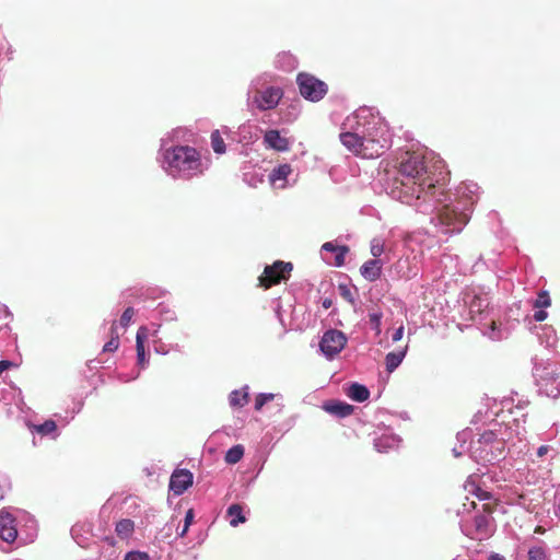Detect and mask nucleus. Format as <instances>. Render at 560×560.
Returning a JSON list of instances; mask_svg holds the SVG:
<instances>
[{
    "label": "nucleus",
    "mask_w": 560,
    "mask_h": 560,
    "mask_svg": "<svg viewBox=\"0 0 560 560\" xmlns=\"http://www.w3.org/2000/svg\"><path fill=\"white\" fill-rule=\"evenodd\" d=\"M443 170L442 161H428L420 152L406 151L399 158L390 192L407 205L421 199L442 202L441 196H445Z\"/></svg>",
    "instance_id": "f257e3e1"
},
{
    "label": "nucleus",
    "mask_w": 560,
    "mask_h": 560,
    "mask_svg": "<svg viewBox=\"0 0 560 560\" xmlns=\"http://www.w3.org/2000/svg\"><path fill=\"white\" fill-rule=\"evenodd\" d=\"M165 161L171 173L183 174L187 178L203 173L200 153L195 148L188 145H177L167 149Z\"/></svg>",
    "instance_id": "f03ea898"
},
{
    "label": "nucleus",
    "mask_w": 560,
    "mask_h": 560,
    "mask_svg": "<svg viewBox=\"0 0 560 560\" xmlns=\"http://www.w3.org/2000/svg\"><path fill=\"white\" fill-rule=\"evenodd\" d=\"M472 202L468 200H456L443 205L439 210L438 219L441 225L445 226V233L462 231L470 218Z\"/></svg>",
    "instance_id": "7ed1b4c3"
},
{
    "label": "nucleus",
    "mask_w": 560,
    "mask_h": 560,
    "mask_svg": "<svg viewBox=\"0 0 560 560\" xmlns=\"http://www.w3.org/2000/svg\"><path fill=\"white\" fill-rule=\"evenodd\" d=\"M362 136L365 140V159H375L381 156L390 144L388 127L380 119L365 128Z\"/></svg>",
    "instance_id": "20e7f679"
},
{
    "label": "nucleus",
    "mask_w": 560,
    "mask_h": 560,
    "mask_svg": "<svg viewBox=\"0 0 560 560\" xmlns=\"http://www.w3.org/2000/svg\"><path fill=\"white\" fill-rule=\"evenodd\" d=\"M292 270L293 265L291 262L276 260L272 265L265 267L262 275L258 278V285L265 290L270 289L282 281H287Z\"/></svg>",
    "instance_id": "39448f33"
},
{
    "label": "nucleus",
    "mask_w": 560,
    "mask_h": 560,
    "mask_svg": "<svg viewBox=\"0 0 560 560\" xmlns=\"http://www.w3.org/2000/svg\"><path fill=\"white\" fill-rule=\"evenodd\" d=\"M296 82L301 95L311 102H318L327 94V84L310 73H299Z\"/></svg>",
    "instance_id": "423d86ee"
},
{
    "label": "nucleus",
    "mask_w": 560,
    "mask_h": 560,
    "mask_svg": "<svg viewBox=\"0 0 560 560\" xmlns=\"http://www.w3.org/2000/svg\"><path fill=\"white\" fill-rule=\"evenodd\" d=\"M347 345L346 335L337 329H329L324 332L319 342L322 352L328 358L332 359L337 355Z\"/></svg>",
    "instance_id": "0eeeda50"
},
{
    "label": "nucleus",
    "mask_w": 560,
    "mask_h": 560,
    "mask_svg": "<svg viewBox=\"0 0 560 560\" xmlns=\"http://www.w3.org/2000/svg\"><path fill=\"white\" fill-rule=\"evenodd\" d=\"M282 97L280 88L270 86L264 91H257L254 96V103L260 110H268L275 108Z\"/></svg>",
    "instance_id": "6e6552de"
},
{
    "label": "nucleus",
    "mask_w": 560,
    "mask_h": 560,
    "mask_svg": "<svg viewBox=\"0 0 560 560\" xmlns=\"http://www.w3.org/2000/svg\"><path fill=\"white\" fill-rule=\"evenodd\" d=\"M194 476L188 469H175L170 479V490L175 495L183 494L191 485Z\"/></svg>",
    "instance_id": "1a4fd4ad"
},
{
    "label": "nucleus",
    "mask_w": 560,
    "mask_h": 560,
    "mask_svg": "<svg viewBox=\"0 0 560 560\" xmlns=\"http://www.w3.org/2000/svg\"><path fill=\"white\" fill-rule=\"evenodd\" d=\"M14 517L7 511L0 512V538L7 542H13L18 537Z\"/></svg>",
    "instance_id": "9d476101"
},
{
    "label": "nucleus",
    "mask_w": 560,
    "mask_h": 560,
    "mask_svg": "<svg viewBox=\"0 0 560 560\" xmlns=\"http://www.w3.org/2000/svg\"><path fill=\"white\" fill-rule=\"evenodd\" d=\"M340 140L342 144L355 155L365 158V140L362 135H359L358 132H343L340 135Z\"/></svg>",
    "instance_id": "9b49d317"
},
{
    "label": "nucleus",
    "mask_w": 560,
    "mask_h": 560,
    "mask_svg": "<svg viewBox=\"0 0 560 560\" xmlns=\"http://www.w3.org/2000/svg\"><path fill=\"white\" fill-rule=\"evenodd\" d=\"M492 517L489 515H476L474 518V533L470 538L485 539L492 535Z\"/></svg>",
    "instance_id": "f8f14e48"
},
{
    "label": "nucleus",
    "mask_w": 560,
    "mask_h": 560,
    "mask_svg": "<svg viewBox=\"0 0 560 560\" xmlns=\"http://www.w3.org/2000/svg\"><path fill=\"white\" fill-rule=\"evenodd\" d=\"M383 265L382 259H370L361 266L360 272L364 279L373 282L381 277Z\"/></svg>",
    "instance_id": "ddd939ff"
},
{
    "label": "nucleus",
    "mask_w": 560,
    "mask_h": 560,
    "mask_svg": "<svg viewBox=\"0 0 560 560\" xmlns=\"http://www.w3.org/2000/svg\"><path fill=\"white\" fill-rule=\"evenodd\" d=\"M265 143L277 151H287L289 142L285 138L280 136L278 130H268L264 136Z\"/></svg>",
    "instance_id": "4468645a"
},
{
    "label": "nucleus",
    "mask_w": 560,
    "mask_h": 560,
    "mask_svg": "<svg viewBox=\"0 0 560 560\" xmlns=\"http://www.w3.org/2000/svg\"><path fill=\"white\" fill-rule=\"evenodd\" d=\"M323 408L327 412L340 418L348 417L353 412V406L342 401H329Z\"/></svg>",
    "instance_id": "2eb2a0df"
},
{
    "label": "nucleus",
    "mask_w": 560,
    "mask_h": 560,
    "mask_svg": "<svg viewBox=\"0 0 560 560\" xmlns=\"http://www.w3.org/2000/svg\"><path fill=\"white\" fill-rule=\"evenodd\" d=\"M147 338V329L144 327H140L137 331L136 336V349H137V359L138 363L141 366L148 362L145 350H144V339Z\"/></svg>",
    "instance_id": "dca6fc26"
},
{
    "label": "nucleus",
    "mask_w": 560,
    "mask_h": 560,
    "mask_svg": "<svg viewBox=\"0 0 560 560\" xmlns=\"http://www.w3.org/2000/svg\"><path fill=\"white\" fill-rule=\"evenodd\" d=\"M479 443L485 446H494L499 451V455L504 452V442L499 440L493 431H485L479 438Z\"/></svg>",
    "instance_id": "f3484780"
},
{
    "label": "nucleus",
    "mask_w": 560,
    "mask_h": 560,
    "mask_svg": "<svg viewBox=\"0 0 560 560\" xmlns=\"http://www.w3.org/2000/svg\"><path fill=\"white\" fill-rule=\"evenodd\" d=\"M537 375L542 381L558 382L560 385V368L549 364L542 369L536 368Z\"/></svg>",
    "instance_id": "a211bd4d"
},
{
    "label": "nucleus",
    "mask_w": 560,
    "mask_h": 560,
    "mask_svg": "<svg viewBox=\"0 0 560 560\" xmlns=\"http://www.w3.org/2000/svg\"><path fill=\"white\" fill-rule=\"evenodd\" d=\"M406 350H407V346L402 350L393 351V352L387 353V355L385 358V363H386V370L389 373H392L395 369H397L399 366V364L401 363V361L404 360V358L406 355Z\"/></svg>",
    "instance_id": "6ab92c4d"
},
{
    "label": "nucleus",
    "mask_w": 560,
    "mask_h": 560,
    "mask_svg": "<svg viewBox=\"0 0 560 560\" xmlns=\"http://www.w3.org/2000/svg\"><path fill=\"white\" fill-rule=\"evenodd\" d=\"M348 396L354 401L363 402L369 399L370 392L366 386L353 383L348 390Z\"/></svg>",
    "instance_id": "aec40b11"
},
{
    "label": "nucleus",
    "mask_w": 560,
    "mask_h": 560,
    "mask_svg": "<svg viewBox=\"0 0 560 560\" xmlns=\"http://www.w3.org/2000/svg\"><path fill=\"white\" fill-rule=\"evenodd\" d=\"M115 532L121 539L129 538L135 532V523L129 518H122L116 523Z\"/></svg>",
    "instance_id": "412c9836"
},
{
    "label": "nucleus",
    "mask_w": 560,
    "mask_h": 560,
    "mask_svg": "<svg viewBox=\"0 0 560 560\" xmlns=\"http://www.w3.org/2000/svg\"><path fill=\"white\" fill-rule=\"evenodd\" d=\"M30 429L32 432H36L42 435H48L57 431V424L54 420H46L42 424H31Z\"/></svg>",
    "instance_id": "4be33fe9"
},
{
    "label": "nucleus",
    "mask_w": 560,
    "mask_h": 560,
    "mask_svg": "<svg viewBox=\"0 0 560 560\" xmlns=\"http://www.w3.org/2000/svg\"><path fill=\"white\" fill-rule=\"evenodd\" d=\"M228 515L231 517L230 524L231 526H237L240 523L245 522V516L243 514V509L240 504H232L228 509Z\"/></svg>",
    "instance_id": "5701e85b"
},
{
    "label": "nucleus",
    "mask_w": 560,
    "mask_h": 560,
    "mask_svg": "<svg viewBox=\"0 0 560 560\" xmlns=\"http://www.w3.org/2000/svg\"><path fill=\"white\" fill-rule=\"evenodd\" d=\"M292 168L289 164H281L278 167L273 168L271 174L269 175L270 182L276 183L277 180H285L287 177L291 174Z\"/></svg>",
    "instance_id": "b1692460"
},
{
    "label": "nucleus",
    "mask_w": 560,
    "mask_h": 560,
    "mask_svg": "<svg viewBox=\"0 0 560 560\" xmlns=\"http://www.w3.org/2000/svg\"><path fill=\"white\" fill-rule=\"evenodd\" d=\"M119 347V335L117 331V323L114 322L110 327V340L103 347L104 352H113Z\"/></svg>",
    "instance_id": "393cba45"
},
{
    "label": "nucleus",
    "mask_w": 560,
    "mask_h": 560,
    "mask_svg": "<svg viewBox=\"0 0 560 560\" xmlns=\"http://www.w3.org/2000/svg\"><path fill=\"white\" fill-rule=\"evenodd\" d=\"M244 456V447L241 444L232 446L225 454V462L228 464L234 465L238 463Z\"/></svg>",
    "instance_id": "a878e982"
},
{
    "label": "nucleus",
    "mask_w": 560,
    "mask_h": 560,
    "mask_svg": "<svg viewBox=\"0 0 560 560\" xmlns=\"http://www.w3.org/2000/svg\"><path fill=\"white\" fill-rule=\"evenodd\" d=\"M248 402V393L234 390L230 395V405L233 407H243Z\"/></svg>",
    "instance_id": "bb28decb"
},
{
    "label": "nucleus",
    "mask_w": 560,
    "mask_h": 560,
    "mask_svg": "<svg viewBox=\"0 0 560 560\" xmlns=\"http://www.w3.org/2000/svg\"><path fill=\"white\" fill-rule=\"evenodd\" d=\"M211 147H212L213 151L218 154H222L225 152V143H224V140L222 139L219 130H214L211 133Z\"/></svg>",
    "instance_id": "cd10ccee"
},
{
    "label": "nucleus",
    "mask_w": 560,
    "mask_h": 560,
    "mask_svg": "<svg viewBox=\"0 0 560 560\" xmlns=\"http://www.w3.org/2000/svg\"><path fill=\"white\" fill-rule=\"evenodd\" d=\"M527 560H548L546 548L542 546H534L529 548Z\"/></svg>",
    "instance_id": "c85d7f7f"
},
{
    "label": "nucleus",
    "mask_w": 560,
    "mask_h": 560,
    "mask_svg": "<svg viewBox=\"0 0 560 560\" xmlns=\"http://www.w3.org/2000/svg\"><path fill=\"white\" fill-rule=\"evenodd\" d=\"M551 305V300L547 291H540L537 299L534 302V307L546 308Z\"/></svg>",
    "instance_id": "c756f323"
},
{
    "label": "nucleus",
    "mask_w": 560,
    "mask_h": 560,
    "mask_svg": "<svg viewBox=\"0 0 560 560\" xmlns=\"http://www.w3.org/2000/svg\"><path fill=\"white\" fill-rule=\"evenodd\" d=\"M370 252L373 259H380L378 257L384 253V242L381 238H373L371 241Z\"/></svg>",
    "instance_id": "7c9ffc66"
},
{
    "label": "nucleus",
    "mask_w": 560,
    "mask_h": 560,
    "mask_svg": "<svg viewBox=\"0 0 560 560\" xmlns=\"http://www.w3.org/2000/svg\"><path fill=\"white\" fill-rule=\"evenodd\" d=\"M273 394H259L255 400V409L260 410L267 402L273 400Z\"/></svg>",
    "instance_id": "2f4dec72"
},
{
    "label": "nucleus",
    "mask_w": 560,
    "mask_h": 560,
    "mask_svg": "<svg viewBox=\"0 0 560 560\" xmlns=\"http://www.w3.org/2000/svg\"><path fill=\"white\" fill-rule=\"evenodd\" d=\"M479 485L476 481L475 476H469L464 483V489L467 493L475 494L478 491Z\"/></svg>",
    "instance_id": "473e14b6"
},
{
    "label": "nucleus",
    "mask_w": 560,
    "mask_h": 560,
    "mask_svg": "<svg viewBox=\"0 0 560 560\" xmlns=\"http://www.w3.org/2000/svg\"><path fill=\"white\" fill-rule=\"evenodd\" d=\"M133 315H135V310L132 307H127L120 317V320H119L120 326L126 328L130 324Z\"/></svg>",
    "instance_id": "72a5a7b5"
},
{
    "label": "nucleus",
    "mask_w": 560,
    "mask_h": 560,
    "mask_svg": "<svg viewBox=\"0 0 560 560\" xmlns=\"http://www.w3.org/2000/svg\"><path fill=\"white\" fill-rule=\"evenodd\" d=\"M124 560H150V557L143 551H129L126 553Z\"/></svg>",
    "instance_id": "f704fd0d"
},
{
    "label": "nucleus",
    "mask_w": 560,
    "mask_h": 560,
    "mask_svg": "<svg viewBox=\"0 0 560 560\" xmlns=\"http://www.w3.org/2000/svg\"><path fill=\"white\" fill-rule=\"evenodd\" d=\"M348 252V248L346 246H340L337 252H335V265L337 267H340L345 264V257Z\"/></svg>",
    "instance_id": "c9c22d12"
},
{
    "label": "nucleus",
    "mask_w": 560,
    "mask_h": 560,
    "mask_svg": "<svg viewBox=\"0 0 560 560\" xmlns=\"http://www.w3.org/2000/svg\"><path fill=\"white\" fill-rule=\"evenodd\" d=\"M192 520H194V512H192V510H188L186 515H185L184 527H183L182 532L179 533L180 537L185 536V534L187 533L190 524L192 523Z\"/></svg>",
    "instance_id": "e433bc0d"
},
{
    "label": "nucleus",
    "mask_w": 560,
    "mask_h": 560,
    "mask_svg": "<svg viewBox=\"0 0 560 560\" xmlns=\"http://www.w3.org/2000/svg\"><path fill=\"white\" fill-rule=\"evenodd\" d=\"M370 322L372 323V325L374 326V328L377 330V332H380V326H381V314H377V313H373V314H370Z\"/></svg>",
    "instance_id": "4c0bfd02"
},
{
    "label": "nucleus",
    "mask_w": 560,
    "mask_h": 560,
    "mask_svg": "<svg viewBox=\"0 0 560 560\" xmlns=\"http://www.w3.org/2000/svg\"><path fill=\"white\" fill-rule=\"evenodd\" d=\"M474 495H476L481 501L491 499V493L483 490L480 487L478 488V491H476V493Z\"/></svg>",
    "instance_id": "58836bf2"
},
{
    "label": "nucleus",
    "mask_w": 560,
    "mask_h": 560,
    "mask_svg": "<svg viewBox=\"0 0 560 560\" xmlns=\"http://www.w3.org/2000/svg\"><path fill=\"white\" fill-rule=\"evenodd\" d=\"M340 246H337L335 244H332L331 242H327L325 243L323 246H322V250L324 252H330V253H335L339 249Z\"/></svg>",
    "instance_id": "ea45409f"
},
{
    "label": "nucleus",
    "mask_w": 560,
    "mask_h": 560,
    "mask_svg": "<svg viewBox=\"0 0 560 560\" xmlns=\"http://www.w3.org/2000/svg\"><path fill=\"white\" fill-rule=\"evenodd\" d=\"M340 291H341V295L346 300H348L349 302L353 303L352 294H351L350 290L347 287L340 285Z\"/></svg>",
    "instance_id": "a19ab883"
},
{
    "label": "nucleus",
    "mask_w": 560,
    "mask_h": 560,
    "mask_svg": "<svg viewBox=\"0 0 560 560\" xmlns=\"http://www.w3.org/2000/svg\"><path fill=\"white\" fill-rule=\"evenodd\" d=\"M546 318H547V312H545L541 308L534 314V319L536 322H544Z\"/></svg>",
    "instance_id": "79ce46f5"
},
{
    "label": "nucleus",
    "mask_w": 560,
    "mask_h": 560,
    "mask_svg": "<svg viewBox=\"0 0 560 560\" xmlns=\"http://www.w3.org/2000/svg\"><path fill=\"white\" fill-rule=\"evenodd\" d=\"M404 336V326L400 325L396 330L395 332L393 334V340L394 341H399Z\"/></svg>",
    "instance_id": "37998d69"
},
{
    "label": "nucleus",
    "mask_w": 560,
    "mask_h": 560,
    "mask_svg": "<svg viewBox=\"0 0 560 560\" xmlns=\"http://www.w3.org/2000/svg\"><path fill=\"white\" fill-rule=\"evenodd\" d=\"M13 362L11 361H8V360H2L0 361V375L7 371L8 369H10L11 366H13Z\"/></svg>",
    "instance_id": "c03bdc74"
},
{
    "label": "nucleus",
    "mask_w": 560,
    "mask_h": 560,
    "mask_svg": "<svg viewBox=\"0 0 560 560\" xmlns=\"http://www.w3.org/2000/svg\"><path fill=\"white\" fill-rule=\"evenodd\" d=\"M548 451H549V446L548 445H541L537 450V456L538 457H542V456H545L548 453Z\"/></svg>",
    "instance_id": "a18cd8bd"
},
{
    "label": "nucleus",
    "mask_w": 560,
    "mask_h": 560,
    "mask_svg": "<svg viewBox=\"0 0 560 560\" xmlns=\"http://www.w3.org/2000/svg\"><path fill=\"white\" fill-rule=\"evenodd\" d=\"M483 511L487 513L486 515H489L492 513L493 508L490 504H483Z\"/></svg>",
    "instance_id": "49530a36"
},
{
    "label": "nucleus",
    "mask_w": 560,
    "mask_h": 560,
    "mask_svg": "<svg viewBox=\"0 0 560 560\" xmlns=\"http://www.w3.org/2000/svg\"><path fill=\"white\" fill-rule=\"evenodd\" d=\"M489 560H504L503 557L499 556L498 553H493L489 557Z\"/></svg>",
    "instance_id": "de8ad7c7"
},
{
    "label": "nucleus",
    "mask_w": 560,
    "mask_h": 560,
    "mask_svg": "<svg viewBox=\"0 0 560 560\" xmlns=\"http://www.w3.org/2000/svg\"><path fill=\"white\" fill-rule=\"evenodd\" d=\"M534 532L536 534H544L545 533V528L542 526H536Z\"/></svg>",
    "instance_id": "09e8293b"
},
{
    "label": "nucleus",
    "mask_w": 560,
    "mask_h": 560,
    "mask_svg": "<svg viewBox=\"0 0 560 560\" xmlns=\"http://www.w3.org/2000/svg\"><path fill=\"white\" fill-rule=\"evenodd\" d=\"M330 305H331V302H330L329 300H325V301L323 302V306H324L325 308H329V307H330Z\"/></svg>",
    "instance_id": "8fccbe9b"
},
{
    "label": "nucleus",
    "mask_w": 560,
    "mask_h": 560,
    "mask_svg": "<svg viewBox=\"0 0 560 560\" xmlns=\"http://www.w3.org/2000/svg\"><path fill=\"white\" fill-rule=\"evenodd\" d=\"M557 392L560 393V387L559 386H557Z\"/></svg>",
    "instance_id": "3c124183"
}]
</instances>
